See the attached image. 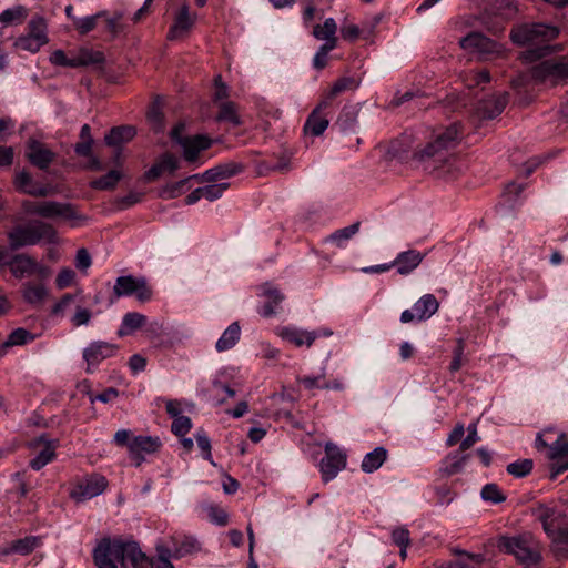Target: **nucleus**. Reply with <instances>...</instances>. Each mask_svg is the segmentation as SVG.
<instances>
[{"mask_svg": "<svg viewBox=\"0 0 568 568\" xmlns=\"http://www.w3.org/2000/svg\"><path fill=\"white\" fill-rule=\"evenodd\" d=\"M460 124L453 123L437 133L434 140L414 153V159L424 164L425 170L436 171L448 161V151L460 139Z\"/></svg>", "mask_w": 568, "mask_h": 568, "instance_id": "2", "label": "nucleus"}, {"mask_svg": "<svg viewBox=\"0 0 568 568\" xmlns=\"http://www.w3.org/2000/svg\"><path fill=\"white\" fill-rule=\"evenodd\" d=\"M39 546V538L28 536L11 542V550L22 556L31 554Z\"/></svg>", "mask_w": 568, "mask_h": 568, "instance_id": "47", "label": "nucleus"}, {"mask_svg": "<svg viewBox=\"0 0 568 568\" xmlns=\"http://www.w3.org/2000/svg\"><path fill=\"white\" fill-rule=\"evenodd\" d=\"M298 383L307 390L323 389V383H325V374L318 376H303L298 377Z\"/></svg>", "mask_w": 568, "mask_h": 568, "instance_id": "58", "label": "nucleus"}, {"mask_svg": "<svg viewBox=\"0 0 568 568\" xmlns=\"http://www.w3.org/2000/svg\"><path fill=\"white\" fill-rule=\"evenodd\" d=\"M26 36L34 38L42 43L49 42L47 20L39 14L33 16L27 26Z\"/></svg>", "mask_w": 568, "mask_h": 568, "instance_id": "33", "label": "nucleus"}, {"mask_svg": "<svg viewBox=\"0 0 568 568\" xmlns=\"http://www.w3.org/2000/svg\"><path fill=\"white\" fill-rule=\"evenodd\" d=\"M498 547L511 554L525 568H539L541 560L538 544L528 535L501 537Z\"/></svg>", "mask_w": 568, "mask_h": 568, "instance_id": "5", "label": "nucleus"}, {"mask_svg": "<svg viewBox=\"0 0 568 568\" xmlns=\"http://www.w3.org/2000/svg\"><path fill=\"white\" fill-rule=\"evenodd\" d=\"M337 31V23L333 18H327L323 26L316 24L313 29L312 34L317 40H325V43H329L333 41V43L337 44V39L335 37V33Z\"/></svg>", "mask_w": 568, "mask_h": 568, "instance_id": "39", "label": "nucleus"}, {"mask_svg": "<svg viewBox=\"0 0 568 568\" xmlns=\"http://www.w3.org/2000/svg\"><path fill=\"white\" fill-rule=\"evenodd\" d=\"M75 277V272L69 267L62 268L55 278V285L59 290L69 287Z\"/></svg>", "mask_w": 568, "mask_h": 568, "instance_id": "61", "label": "nucleus"}, {"mask_svg": "<svg viewBox=\"0 0 568 568\" xmlns=\"http://www.w3.org/2000/svg\"><path fill=\"white\" fill-rule=\"evenodd\" d=\"M559 34V29L555 26L544 23H523L516 26L510 31V39L518 45H537L534 51L537 58L547 55L550 52V47L545 44Z\"/></svg>", "mask_w": 568, "mask_h": 568, "instance_id": "3", "label": "nucleus"}, {"mask_svg": "<svg viewBox=\"0 0 568 568\" xmlns=\"http://www.w3.org/2000/svg\"><path fill=\"white\" fill-rule=\"evenodd\" d=\"M28 16V10L23 6H14L8 8L0 13V22L3 24H11L14 22H21Z\"/></svg>", "mask_w": 568, "mask_h": 568, "instance_id": "45", "label": "nucleus"}, {"mask_svg": "<svg viewBox=\"0 0 568 568\" xmlns=\"http://www.w3.org/2000/svg\"><path fill=\"white\" fill-rule=\"evenodd\" d=\"M51 64L58 65V67H68V68H75L74 64V57L68 58L63 50H55L51 53L49 58Z\"/></svg>", "mask_w": 568, "mask_h": 568, "instance_id": "60", "label": "nucleus"}, {"mask_svg": "<svg viewBox=\"0 0 568 568\" xmlns=\"http://www.w3.org/2000/svg\"><path fill=\"white\" fill-rule=\"evenodd\" d=\"M554 550L557 556H560L564 551L562 546L568 545V524H565L562 528L559 530V532L555 536V538L551 540Z\"/></svg>", "mask_w": 568, "mask_h": 568, "instance_id": "62", "label": "nucleus"}, {"mask_svg": "<svg viewBox=\"0 0 568 568\" xmlns=\"http://www.w3.org/2000/svg\"><path fill=\"white\" fill-rule=\"evenodd\" d=\"M386 458L387 450L384 447H376L364 456L361 468L364 473L371 474L377 470L385 463Z\"/></svg>", "mask_w": 568, "mask_h": 568, "instance_id": "36", "label": "nucleus"}, {"mask_svg": "<svg viewBox=\"0 0 568 568\" xmlns=\"http://www.w3.org/2000/svg\"><path fill=\"white\" fill-rule=\"evenodd\" d=\"M538 519L541 521L544 531L552 540L566 524L565 516L552 508H540Z\"/></svg>", "mask_w": 568, "mask_h": 568, "instance_id": "24", "label": "nucleus"}, {"mask_svg": "<svg viewBox=\"0 0 568 568\" xmlns=\"http://www.w3.org/2000/svg\"><path fill=\"white\" fill-rule=\"evenodd\" d=\"M508 103V93L494 94L478 102L476 113L481 120H493L497 118Z\"/></svg>", "mask_w": 568, "mask_h": 568, "instance_id": "20", "label": "nucleus"}, {"mask_svg": "<svg viewBox=\"0 0 568 568\" xmlns=\"http://www.w3.org/2000/svg\"><path fill=\"white\" fill-rule=\"evenodd\" d=\"M122 179V173L118 170H111L106 174L91 182L94 190H113Z\"/></svg>", "mask_w": 568, "mask_h": 568, "instance_id": "44", "label": "nucleus"}, {"mask_svg": "<svg viewBox=\"0 0 568 568\" xmlns=\"http://www.w3.org/2000/svg\"><path fill=\"white\" fill-rule=\"evenodd\" d=\"M14 185L19 192L32 196L44 197L50 194V189L36 182L31 174L26 170L17 172L14 176Z\"/></svg>", "mask_w": 568, "mask_h": 568, "instance_id": "23", "label": "nucleus"}, {"mask_svg": "<svg viewBox=\"0 0 568 568\" xmlns=\"http://www.w3.org/2000/svg\"><path fill=\"white\" fill-rule=\"evenodd\" d=\"M359 87V80L354 77L338 78L332 87L323 94V101H326L333 108L334 99L345 91H354Z\"/></svg>", "mask_w": 568, "mask_h": 568, "instance_id": "30", "label": "nucleus"}, {"mask_svg": "<svg viewBox=\"0 0 568 568\" xmlns=\"http://www.w3.org/2000/svg\"><path fill=\"white\" fill-rule=\"evenodd\" d=\"M55 156L57 154L39 140L30 138L27 141L26 158L39 170H48Z\"/></svg>", "mask_w": 568, "mask_h": 568, "instance_id": "13", "label": "nucleus"}, {"mask_svg": "<svg viewBox=\"0 0 568 568\" xmlns=\"http://www.w3.org/2000/svg\"><path fill=\"white\" fill-rule=\"evenodd\" d=\"M192 427L190 417L181 415L173 419L171 425L172 433L176 436L183 437L186 435Z\"/></svg>", "mask_w": 568, "mask_h": 568, "instance_id": "55", "label": "nucleus"}, {"mask_svg": "<svg viewBox=\"0 0 568 568\" xmlns=\"http://www.w3.org/2000/svg\"><path fill=\"white\" fill-rule=\"evenodd\" d=\"M77 294L67 293L64 294L52 307V315H63L64 312L73 304L77 300Z\"/></svg>", "mask_w": 568, "mask_h": 568, "instance_id": "59", "label": "nucleus"}, {"mask_svg": "<svg viewBox=\"0 0 568 568\" xmlns=\"http://www.w3.org/2000/svg\"><path fill=\"white\" fill-rule=\"evenodd\" d=\"M161 447L159 437L135 436L129 445L130 458L139 467L144 462V454H153Z\"/></svg>", "mask_w": 568, "mask_h": 568, "instance_id": "17", "label": "nucleus"}, {"mask_svg": "<svg viewBox=\"0 0 568 568\" xmlns=\"http://www.w3.org/2000/svg\"><path fill=\"white\" fill-rule=\"evenodd\" d=\"M104 62V55L100 51H92L89 49H81L74 57L75 68L87 67L93 64H101Z\"/></svg>", "mask_w": 568, "mask_h": 568, "instance_id": "43", "label": "nucleus"}, {"mask_svg": "<svg viewBox=\"0 0 568 568\" xmlns=\"http://www.w3.org/2000/svg\"><path fill=\"white\" fill-rule=\"evenodd\" d=\"M187 181L189 179H184L179 182L169 184L160 191L159 195L165 200L175 199L182 193V189Z\"/></svg>", "mask_w": 568, "mask_h": 568, "instance_id": "56", "label": "nucleus"}, {"mask_svg": "<svg viewBox=\"0 0 568 568\" xmlns=\"http://www.w3.org/2000/svg\"><path fill=\"white\" fill-rule=\"evenodd\" d=\"M464 352H465V342L463 338L457 339V344L453 351V361L449 365V371L452 373L458 372L464 362Z\"/></svg>", "mask_w": 568, "mask_h": 568, "instance_id": "53", "label": "nucleus"}, {"mask_svg": "<svg viewBox=\"0 0 568 568\" xmlns=\"http://www.w3.org/2000/svg\"><path fill=\"white\" fill-rule=\"evenodd\" d=\"M439 308L438 300L433 294H425L417 300L412 310H405L400 314V322H424L430 318Z\"/></svg>", "mask_w": 568, "mask_h": 568, "instance_id": "9", "label": "nucleus"}, {"mask_svg": "<svg viewBox=\"0 0 568 568\" xmlns=\"http://www.w3.org/2000/svg\"><path fill=\"white\" fill-rule=\"evenodd\" d=\"M136 134L133 125L113 126L104 136V142L109 146H120L130 142Z\"/></svg>", "mask_w": 568, "mask_h": 568, "instance_id": "31", "label": "nucleus"}, {"mask_svg": "<svg viewBox=\"0 0 568 568\" xmlns=\"http://www.w3.org/2000/svg\"><path fill=\"white\" fill-rule=\"evenodd\" d=\"M278 336L293 346L310 348L321 337L318 331H307L295 326H285L278 329Z\"/></svg>", "mask_w": 568, "mask_h": 568, "instance_id": "18", "label": "nucleus"}, {"mask_svg": "<svg viewBox=\"0 0 568 568\" xmlns=\"http://www.w3.org/2000/svg\"><path fill=\"white\" fill-rule=\"evenodd\" d=\"M34 339L36 335L30 331L18 327L9 334L7 341L0 346V356H2L9 347L26 345Z\"/></svg>", "mask_w": 568, "mask_h": 568, "instance_id": "35", "label": "nucleus"}, {"mask_svg": "<svg viewBox=\"0 0 568 568\" xmlns=\"http://www.w3.org/2000/svg\"><path fill=\"white\" fill-rule=\"evenodd\" d=\"M100 16H102L101 12L93 16L74 19V27L81 34H87L97 27V20Z\"/></svg>", "mask_w": 568, "mask_h": 568, "instance_id": "51", "label": "nucleus"}, {"mask_svg": "<svg viewBox=\"0 0 568 568\" xmlns=\"http://www.w3.org/2000/svg\"><path fill=\"white\" fill-rule=\"evenodd\" d=\"M41 241H47L48 243L57 242V231L54 227L42 221L18 225L8 232V242L11 251L36 245Z\"/></svg>", "mask_w": 568, "mask_h": 568, "instance_id": "4", "label": "nucleus"}, {"mask_svg": "<svg viewBox=\"0 0 568 568\" xmlns=\"http://www.w3.org/2000/svg\"><path fill=\"white\" fill-rule=\"evenodd\" d=\"M212 143V139L203 134L187 136L185 140L180 141L183 156L187 162H194L199 158L200 152L210 149Z\"/></svg>", "mask_w": 568, "mask_h": 568, "instance_id": "22", "label": "nucleus"}, {"mask_svg": "<svg viewBox=\"0 0 568 568\" xmlns=\"http://www.w3.org/2000/svg\"><path fill=\"white\" fill-rule=\"evenodd\" d=\"M24 303L32 307H41L49 296V290L43 283L26 282L21 286Z\"/></svg>", "mask_w": 568, "mask_h": 568, "instance_id": "26", "label": "nucleus"}, {"mask_svg": "<svg viewBox=\"0 0 568 568\" xmlns=\"http://www.w3.org/2000/svg\"><path fill=\"white\" fill-rule=\"evenodd\" d=\"M532 78L550 85L567 83L568 55L540 62L532 69Z\"/></svg>", "mask_w": 568, "mask_h": 568, "instance_id": "7", "label": "nucleus"}, {"mask_svg": "<svg viewBox=\"0 0 568 568\" xmlns=\"http://www.w3.org/2000/svg\"><path fill=\"white\" fill-rule=\"evenodd\" d=\"M229 183H217V184H210L202 187L203 197L209 201H215L220 199L223 193L229 189Z\"/></svg>", "mask_w": 568, "mask_h": 568, "instance_id": "52", "label": "nucleus"}, {"mask_svg": "<svg viewBox=\"0 0 568 568\" xmlns=\"http://www.w3.org/2000/svg\"><path fill=\"white\" fill-rule=\"evenodd\" d=\"M118 348V345L103 341L90 343L83 349V358L88 364L87 373H92L102 361L113 357Z\"/></svg>", "mask_w": 568, "mask_h": 568, "instance_id": "11", "label": "nucleus"}, {"mask_svg": "<svg viewBox=\"0 0 568 568\" xmlns=\"http://www.w3.org/2000/svg\"><path fill=\"white\" fill-rule=\"evenodd\" d=\"M197 549V542L192 537H184L179 544L175 542L174 556L180 558Z\"/></svg>", "mask_w": 568, "mask_h": 568, "instance_id": "54", "label": "nucleus"}, {"mask_svg": "<svg viewBox=\"0 0 568 568\" xmlns=\"http://www.w3.org/2000/svg\"><path fill=\"white\" fill-rule=\"evenodd\" d=\"M480 496L484 500L500 504L506 500V495L496 484H486L480 491Z\"/></svg>", "mask_w": 568, "mask_h": 568, "instance_id": "48", "label": "nucleus"}, {"mask_svg": "<svg viewBox=\"0 0 568 568\" xmlns=\"http://www.w3.org/2000/svg\"><path fill=\"white\" fill-rule=\"evenodd\" d=\"M549 459L551 460L550 479L555 480L557 476L568 469V440L565 434L549 446Z\"/></svg>", "mask_w": 568, "mask_h": 568, "instance_id": "15", "label": "nucleus"}, {"mask_svg": "<svg viewBox=\"0 0 568 568\" xmlns=\"http://www.w3.org/2000/svg\"><path fill=\"white\" fill-rule=\"evenodd\" d=\"M79 136L80 142L74 145V152L79 156H91V149L94 142L91 135V126L89 124H83Z\"/></svg>", "mask_w": 568, "mask_h": 568, "instance_id": "42", "label": "nucleus"}, {"mask_svg": "<svg viewBox=\"0 0 568 568\" xmlns=\"http://www.w3.org/2000/svg\"><path fill=\"white\" fill-rule=\"evenodd\" d=\"M453 552L458 556L453 560L455 568H479L484 561V556L480 554H470L459 549H454Z\"/></svg>", "mask_w": 568, "mask_h": 568, "instance_id": "41", "label": "nucleus"}, {"mask_svg": "<svg viewBox=\"0 0 568 568\" xmlns=\"http://www.w3.org/2000/svg\"><path fill=\"white\" fill-rule=\"evenodd\" d=\"M43 443V448L39 452V454L32 458L29 463L30 467L33 470H40L49 463H51L55 457V449L58 446L57 440H49L45 435L39 436L34 440V445Z\"/></svg>", "mask_w": 568, "mask_h": 568, "instance_id": "27", "label": "nucleus"}, {"mask_svg": "<svg viewBox=\"0 0 568 568\" xmlns=\"http://www.w3.org/2000/svg\"><path fill=\"white\" fill-rule=\"evenodd\" d=\"M459 44L463 49L473 53H478L483 58H487L491 54H498L501 51V45L498 42L487 38L480 32H471L467 34L460 39Z\"/></svg>", "mask_w": 568, "mask_h": 568, "instance_id": "10", "label": "nucleus"}, {"mask_svg": "<svg viewBox=\"0 0 568 568\" xmlns=\"http://www.w3.org/2000/svg\"><path fill=\"white\" fill-rule=\"evenodd\" d=\"M108 486L105 477L92 475L79 483L70 493L72 499L78 503L85 501L102 494Z\"/></svg>", "mask_w": 568, "mask_h": 568, "instance_id": "12", "label": "nucleus"}, {"mask_svg": "<svg viewBox=\"0 0 568 568\" xmlns=\"http://www.w3.org/2000/svg\"><path fill=\"white\" fill-rule=\"evenodd\" d=\"M333 108L326 101L321 100L315 109L307 116L304 124V132L313 136H320L329 124L328 115Z\"/></svg>", "mask_w": 568, "mask_h": 568, "instance_id": "14", "label": "nucleus"}, {"mask_svg": "<svg viewBox=\"0 0 568 568\" xmlns=\"http://www.w3.org/2000/svg\"><path fill=\"white\" fill-rule=\"evenodd\" d=\"M266 302L262 305L258 313L263 317H271L276 314L277 306L283 302L284 295L275 287H268L264 291Z\"/></svg>", "mask_w": 568, "mask_h": 568, "instance_id": "37", "label": "nucleus"}, {"mask_svg": "<svg viewBox=\"0 0 568 568\" xmlns=\"http://www.w3.org/2000/svg\"><path fill=\"white\" fill-rule=\"evenodd\" d=\"M244 170V165L237 162H225L215 165L201 174V181L215 182L237 175Z\"/></svg>", "mask_w": 568, "mask_h": 568, "instance_id": "25", "label": "nucleus"}, {"mask_svg": "<svg viewBox=\"0 0 568 568\" xmlns=\"http://www.w3.org/2000/svg\"><path fill=\"white\" fill-rule=\"evenodd\" d=\"M207 516H209L210 520L215 525H219V526L227 525L229 516H227L226 511L219 506L210 505L207 507Z\"/></svg>", "mask_w": 568, "mask_h": 568, "instance_id": "57", "label": "nucleus"}, {"mask_svg": "<svg viewBox=\"0 0 568 568\" xmlns=\"http://www.w3.org/2000/svg\"><path fill=\"white\" fill-rule=\"evenodd\" d=\"M93 562L98 568H126L129 561L132 568H146L148 557L135 541L102 538L92 551Z\"/></svg>", "mask_w": 568, "mask_h": 568, "instance_id": "1", "label": "nucleus"}, {"mask_svg": "<svg viewBox=\"0 0 568 568\" xmlns=\"http://www.w3.org/2000/svg\"><path fill=\"white\" fill-rule=\"evenodd\" d=\"M392 540L399 548H407L410 544L408 529L404 527L394 529L392 532Z\"/></svg>", "mask_w": 568, "mask_h": 568, "instance_id": "64", "label": "nucleus"}, {"mask_svg": "<svg viewBox=\"0 0 568 568\" xmlns=\"http://www.w3.org/2000/svg\"><path fill=\"white\" fill-rule=\"evenodd\" d=\"M346 467V454L336 445L327 443L325 456L321 459L320 470L324 483L334 479L337 474Z\"/></svg>", "mask_w": 568, "mask_h": 568, "instance_id": "8", "label": "nucleus"}, {"mask_svg": "<svg viewBox=\"0 0 568 568\" xmlns=\"http://www.w3.org/2000/svg\"><path fill=\"white\" fill-rule=\"evenodd\" d=\"M534 462L532 459H518L514 463L507 465V473L516 478H523L529 475L532 470Z\"/></svg>", "mask_w": 568, "mask_h": 568, "instance_id": "46", "label": "nucleus"}, {"mask_svg": "<svg viewBox=\"0 0 568 568\" xmlns=\"http://www.w3.org/2000/svg\"><path fill=\"white\" fill-rule=\"evenodd\" d=\"M335 48L333 41L322 44L313 58V67L317 70L324 69L327 65L328 53Z\"/></svg>", "mask_w": 568, "mask_h": 568, "instance_id": "50", "label": "nucleus"}, {"mask_svg": "<svg viewBox=\"0 0 568 568\" xmlns=\"http://www.w3.org/2000/svg\"><path fill=\"white\" fill-rule=\"evenodd\" d=\"M92 313L90 310L84 308L80 305L77 306L75 313L71 317V323L73 326L79 327L82 325H88L91 321Z\"/></svg>", "mask_w": 568, "mask_h": 568, "instance_id": "63", "label": "nucleus"}, {"mask_svg": "<svg viewBox=\"0 0 568 568\" xmlns=\"http://www.w3.org/2000/svg\"><path fill=\"white\" fill-rule=\"evenodd\" d=\"M216 120L220 122H229L233 126L242 124L241 118L237 113V105L232 101L222 102L220 104V111L216 115Z\"/></svg>", "mask_w": 568, "mask_h": 568, "instance_id": "40", "label": "nucleus"}, {"mask_svg": "<svg viewBox=\"0 0 568 568\" xmlns=\"http://www.w3.org/2000/svg\"><path fill=\"white\" fill-rule=\"evenodd\" d=\"M146 323V316L138 312L126 313L118 331L120 337L131 335L136 329L141 328Z\"/></svg>", "mask_w": 568, "mask_h": 568, "instance_id": "34", "label": "nucleus"}, {"mask_svg": "<svg viewBox=\"0 0 568 568\" xmlns=\"http://www.w3.org/2000/svg\"><path fill=\"white\" fill-rule=\"evenodd\" d=\"M16 278H23L34 273L37 261L27 254H17L6 263Z\"/></svg>", "mask_w": 568, "mask_h": 568, "instance_id": "29", "label": "nucleus"}, {"mask_svg": "<svg viewBox=\"0 0 568 568\" xmlns=\"http://www.w3.org/2000/svg\"><path fill=\"white\" fill-rule=\"evenodd\" d=\"M47 43H42L41 41L30 38L26 34L19 36L14 41V47L19 50L28 51L31 53H37L40 49Z\"/></svg>", "mask_w": 568, "mask_h": 568, "instance_id": "49", "label": "nucleus"}, {"mask_svg": "<svg viewBox=\"0 0 568 568\" xmlns=\"http://www.w3.org/2000/svg\"><path fill=\"white\" fill-rule=\"evenodd\" d=\"M196 21V14H191L190 7L183 3L176 11L173 23L168 31V40L174 41L186 37Z\"/></svg>", "mask_w": 568, "mask_h": 568, "instance_id": "16", "label": "nucleus"}, {"mask_svg": "<svg viewBox=\"0 0 568 568\" xmlns=\"http://www.w3.org/2000/svg\"><path fill=\"white\" fill-rule=\"evenodd\" d=\"M124 296H134L140 303H146L152 298L153 291L145 277L122 275L115 280L110 301L113 303Z\"/></svg>", "mask_w": 568, "mask_h": 568, "instance_id": "6", "label": "nucleus"}, {"mask_svg": "<svg viewBox=\"0 0 568 568\" xmlns=\"http://www.w3.org/2000/svg\"><path fill=\"white\" fill-rule=\"evenodd\" d=\"M361 227V222L357 221L349 226L336 230L326 237V242L334 243L337 247L343 248L348 240H351Z\"/></svg>", "mask_w": 568, "mask_h": 568, "instance_id": "38", "label": "nucleus"}, {"mask_svg": "<svg viewBox=\"0 0 568 568\" xmlns=\"http://www.w3.org/2000/svg\"><path fill=\"white\" fill-rule=\"evenodd\" d=\"M470 455L460 452V448L456 452L448 454L442 462L439 473L445 477L459 474L464 470Z\"/></svg>", "mask_w": 568, "mask_h": 568, "instance_id": "28", "label": "nucleus"}, {"mask_svg": "<svg viewBox=\"0 0 568 568\" xmlns=\"http://www.w3.org/2000/svg\"><path fill=\"white\" fill-rule=\"evenodd\" d=\"M39 209V216L44 219L61 217L67 221H73L81 217L74 205L71 203L44 201L41 202V206Z\"/></svg>", "mask_w": 568, "mask_h": 568, "instance_id": "19", "label": "nucleus"}, {"mask_svg": "<svg viewBox=\"0 0 568 568\" xmlns=\"http://www.w3.org/2000/svg\"><path fill=\"white\" fill-rule=\"evenodd\" d=\"M427 253H422L417 250H407L397 254L392 265L396 268L399 275L406 276L413 273L424 261Z\"/></svg>", "mask_w": 568, "mask_h": 568, "instance_id": "21", "label": "nucleus"}, {"mask_svg": "<svg viewBox=\"0 0 568 568\" xmlns=\"http://www.w3.org/2000/svg\"><path fill=\"white\" fill-rule=\"evenodd\" d=\"M241 337V327L239 322H233L227 326V328L222 333L221 337L217 339L215 344V348L217 352H225L233 348Z\"/></svg>", "mask_w": 568, "mask_h": 568, "instance_id": "32", "label": "nucleus"}]
</instances>
